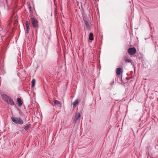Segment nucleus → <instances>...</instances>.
I'll list each match as a JSON object with an SVG mask.
<instances>
[{
    "label": "nucleus",
    "instance_id": "obj_13",
    "mask_svg": "<svg viewBox=\"0 0 158 158\" xmlns=\"http://www.w3.org/2000/svg\"><path fill=\"white\" fill-rule=\"evenodd\" d=\"M89 39L90 40H94V38H93V34L90 33L89 34Z\"/></svg>",
    "mask_w": 158,
    "mask_h": 158
},
{
    "label": "nucleus",
    "instance_id": "obj_8",
    "mask_svg": "<svg viewBox=\"0 0 158 158\" xmlns=\"http://www.w3.org/2000/svg\"><path fill=\"white\" fill-rule=\"evenodd\" d=\"M8 104H10L11 106H14L15 104L13 100L10 98L8 101V102L6 103Z\"/></svg>",
    "mask_w": 158,
    "mask_h": 158
},
{
    "label": "nucleus",
    "instance_id": "obj_9",
    "mask_svg": "<svg viewBox=\"0 0 158 158\" xmlns=\"http://www.w3.org/2000/svg\"><path fill=\"white\" fill-rule=\"evenodd\" d=\"M54 103L55 105H56L59 107H60L61 106V104L60 102L56 100H54Z\"/></svg>",
    "mask_w": 158,
    "mask_h": 158
},
{
    "label": "nucleus",
    "instance_id": "obj_6",
    "mask_svg": "<svg viewBox=\"0 0 158 158\" xmlns=\"http://www.w3.org/2000/svg\"><path fill=\"white\" fill-rule=\"evenodd\" d=\"M2 98L6 103L8 102V101L10 99V98L8 96L5 94H2L1 95Z\"/></svg>",
    "mask_w": 158,
    "mask_h": 158
},
{
    "label": "nucleus",
    "instance_id": "obj_1",
    "mask_svg": "<svg viewBox=\"0 0 158 158\" xmlns=\"http://www.w3.org/2000/svg\"><path fill=\"white\" fill-rule=\"evenodd\" d=\"M11 119L12 121L17 125H22L24 122L20 118H17L16 117H11Z\"/></svg>",
    "mask_w": 158,
    "mask_h": 158
},
{
    "label": "nucleus",
    "instance_id": "obj_18",
    "mask_svg": "<svg viewBox=\"0 0 158 158\" xmlns=\"http://www.w3.org/2000/svg\"><path fill=\"white\" fill-rule=\"evenodd\" d=\"M2 2L1 1V0H0V3H1V2Z\"/></svg>",
    "mask_w": 158,
    "mask_h": 158
},
{
    "label": "nucleus",
    "instance_id": "obj_17",
    "mask_svg": "<svg viewBox=\"0 0 158 158\" xmlns=\"http://www.w3.org/2000/svg\"><path fill=\"white\" fill-rule=\"evenodd\" d=\"M35 80L34 79H33L32 80V81H31V86L32 87H33L35 85Z\"/></svg>",
    "mask_w": 158,
    "mask_h": 158
},
{
    "label": "nucleus",
    "instance_id": "obj_2",
    "mask_svg": "<svg viewBox=\"0 0 158 158\" xmlns=\"http://www.w3.org/2000/svg\"><path fill=\"white\" fill-rule=\"evenodd\" d=\"M80 113H76L75 115V116L73 120V121L75 123H78L80 122V117L81 115Z\"/></svg>",
    "mask_w": 158,
    "mask_h": 158
},
{
    "label": "nucleus",
    "instance_id": "obj_11",
    "mask_svg": "<svg viewBox=\"0 0 158 158\" xmlns=\"http://www.w3.org/2000/svg\"><path fill=\"white\" fill-rule=\"evenodd\" d=\"M79 103V100L78 99H76L73 103V108H74Z\"/></svg>",
    "mask_w": 158,
    "mask_h": 158
},
{
    "label": "nucleus",
    "instance_id": "obj_7",
    "mask_svg": "<svg viewBox=\"0 0 158 158\" xmlns=\"http://www.w3.org/2000/svg\"><path fill=\"white\" fill-rule=\"evenodd\" d=\"M30 30L29 26V23L28 21H27L26 23V30L25 32L27 34H28L29 33V31Z\"/></svg>",
    "mask_w": 158,
    "mask_h": 158
},
{
    "label": "nucleus",
    "instance_id": "obj_15",
    "mask_svg": "<svg viewBox=\"0 0 158 158\" xmlns=\"http://www.w3.org/2000/svg\"><path fill=\"white\" fill-rule=\"evenodd\" d=\"M21 99L20 98H17V102H18V103H19L18 106H20L22 104V103L21 102Z\"/></svg>",
    "mask_w": 158,
    "mask_h": 158
},
{
    "label": "nucleus",
    "instance_id": "obj_5",
    "mask_svg": "<svg viewBox=\"0 0 158 158\" xmlns=\"http://www.w3.org/2000/svg\"><path fill=\"white\" fill-rule=\"evenodd\" d=\"M128 52L130 55H133L136 52V48L134 47L132 48H129L128 49Z\"/></svg>",
    "mask_w": 158,
    "mask_h": 158
},
{
    "label": "nucleus",
    "instance_id": "obj_16",
    "mask_svg": "<svg viewBox=\"0 0 158 158\" xmlns=\"http://www.w3.org/2000/svg\"><path fill=\"white\" fill-rule=\"evenodd\" d=\"M31 126V124H29L27 125L24 128V129H25V131L27 130L28 128L30 127Z\"/></svg>",
    "mask_w": 158,
    "mask_h": 158
},
{
    "label": "nucleus",
    "instance_id": "obj_10",
    "mask_svg": "<svg viewBox=\"0 0 158 158\" xmlns=\"http://www.w3.org/2000/svg\"><path fill=\"white\" fill-rule=\"evenodd\" d=\"M122 69L121 68H117L116 69V72L118 75H120L122 72Z\"/></svg>",
    "mask_w": 158,
    "mask_h": 158
},
{
    "label": "nucleus",
    "instance_id": "obj_14",
    "mask_svg": "<svg viewBox=\"0 0 158 158\" xmlns=\"http://www.w3.org/2000/svg\"><path fill=\"white\" fill-rule=\"evenodd\" d=\"M124 59L125 61L127 62H131V60L130 59L128 58L126 56L124 57Z\"/></svg>",
    "mask_w": 158,
    "mask_h": 158
},
{
    "label": "nucleus",
    "instance_id": "obj_4",
    "mask_svg": "<svg viewBox=\"0 0 158 158\" xmlns=\"http://www.w3.org/2000/svg\"><path fill=\"white\" fill-rule=\"evenodd\" d=\"M83 20L87 30L88 31L90 30L91 26L89 22V20L85 18H83Z\"/></svg>",
    "mask_w": 158,
    "mask_h": 158
},
{
    "label": "nucleus",
    "instance_id": "obj_3",
    "mask_svg": "<svg viewBox=\"0 0 158 158\" xmlns=\"http://www.w3.org/2000/svg\"><path fill=\"white\" fill-rule=\"evenodd\" d=\"M32 25L33 27L37 28L39 27L38 20L34 17H31Z\"/></svg>",
    "mask_w": 158,
    "mask_h": 158
},
{
    "label": "nucleus",
    "instance_id": "obj_12",
    "mask_svg": "<svg viewBox=\"0 0 158 158\" xmlns=\"http://www.w3.org/2000/svg\"><path fill=\"white\" fill-rule=\"evenodd\" d=\"M29 13L32 16V14L33 13V10L32 9L31 6H29L28 8Z\"/></svg>",
    "mask_w": 158,
    "mask_h": 158
}]
</instances>
